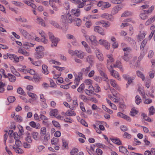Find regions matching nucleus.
Here are the masks:
<instances>
[{
	"label": "nucleus",
	"instance_id": "12",
	"mask_svg": "<svg viewBox=\"0 0 155 155\" xmlns=\"http://www.w3.org/2000/svg\"><path fill=\"white\" fill-rule=\"evenodd\" d=\"M100 74L102 76L103 79L105 81H108V79L107 75L103 71L100 70L99 71Z\"/></svg>",
	"mask_w": 155,
	"mask_h": 155
},
{
	"label": "nucleus",
	"instance_id": "2",
	"mask_svg": "<svg viewBox=\"0 0 155 155\" xmlns=\"http://www.w3.org/2000/svg\"><path fill=\"white\" fill-rule=\"evenodd\" d=\"M61 21L64 24L68 23H71L72 22V18L70 17V15L69 17H68L66 15H62L61 16Z\"/></svg>",
	"mask_w": 155,
	"mask_h": 155
},
{
	"label": "nucleus",
	"instance_id": "49",
	"mask_svg": "<svg viewBox=\"0 0 155 155\" xmlns=\"http://www.w3.org/2000/svg\"><path fill=\"white\" fill-rule=\"evenodd\" d=\"M84 88V84H81L80 87L77 89V91L79 92H81L82 91Z\"/></svg>",
	"mask_w": 155,
	"mask_h": 155
},
{
	"label": "nucleus",
	"instance_id": "3",
	"mask_svg": "<svg viewBox=\"0 0 155 155\" xmlns=\"http://www.w3.org/2000/svg\"><path fill=\"white\" fill-rule=\"evenodd\" d=\"M101 17L111 21H114V18L112 15L107 13H104L101 14Z\"/></svg>",
	"mask_w": 155,
	"mask_h": 155
},
{
	"label": "nucleus",
	"instance_id": "6",
	"mask_svg": "<svg viewBox=\"0 0 155 155\" xmlns=\"http://www.w3.org/2000/svg\"><path fill=\"white\" fill-rule=\"evenodd\" d=\"M110 74L112 76H114L115 78L118 80H120V79L117 72L113 69L110 70Z\"/></svg>",
	"mask_w": 155,
	"mask_h": 155
},
{
	"label": "nucleus",
	"instance_id": "43",
	"mask_svg": "<svg viewBox=\"0 0 155 155\" xmlns=\"http://www.w3.org/2000/svg\"><path fill=\"white\" fill-rule=\"evenodd\" d=\"M149 110L150 115H153L154 114L155 111V109L153 106H151L149 108Z\"/></svg>",
	"mask_w": 155,
	"mask_h": 155
},
{
	"label": "nucleus",
	"instance_id": "32",
	"mask_svg": "<svg viewBox=\"0 0 155 155\" xmlns=\"http://www.w3.org/2000/svg\"><path fill=\"white\" fill-rule=\"evenodd\" d=\"M59 141V139L56 138H53L51 140V143L52 145H55Z\"/></svg>",
	"mask_w": 155,
	"mask_h": 155
},
{
	"label": "nucleus",
	"instance_id": "60",
	"mask_svg": "<svg viewBox=\"0 0 155 155\" xmlns=\"http://www.w3.org/2000/svg\"><path fill=\"white\" fill-rule=\"evenodd\" d=\"M53 124L56 127H60V125L59 123L55 120H53L52 121Z\"/></svg>",
	"mask_w": 155,
	"mask_h": 155
},
{
	"label": "nucleus",
	"instance_id": "8",
	"mask_svg": "<svg viewBox=\"0 0 155 155\" xmlns=\"http://www.w3.org/2000/svg\"><path fill=\"white\" fill-rule=\"evenodd\" d=\"M110 139L113 143L118 145H120L122 143L121 141L118 138L115 137L114 138H110Z\"/></svg>",
	"mask_w": 155,
	"mask_h": 155
},
{
	"label": "nucleus",
	"instance_id": "53",
	"mask_svg": "<svg viewBox=\"0 0 155 155\" xmlns=\"http://www.w3.org/2000/svg\"><path fill=\"white\" fill-rule=\"evenodd\" d=\"M110 25V23L108 21L105 22V21H104L102 26L103 27L107 28L109 27Z\"/></svg>",
	"mask_w": 155,
	"mask_h": 155
},
{
	"label": "nucleus",
	"instance_id": "52",
	"mask_svg": "<svg viewBox=\"0 0 155 155\" xmlns=\"http://www.w3.org/2000/svg\"><path fill=\"white\" fill-rule=\"evenodd\" d=\"M50 23L54 26L56 28H58L59 26L58 24L56 22L54 21H51Z\"/></svg>",
	"mask_w": 155,
	"mask_h": 155
},
{
	"label": "nucleus",
	"instance_id": "28",
	"mask_svg": "<svg viewBox=\"0 0 155 155\" xmlns=\"http://www.w3.org/2000/svg\"><path fill=\"white\" fill-rule=\"evenodd\" d=\"M75 21L76 22V25L78 26H79L81 25V20L79 18L75 17L74 18H72L73 21Z\"/></svg>",
	"mask_w": 155,
	"mask_h": 155
},
{
	"label": "nucleus",
	"instance_id": "22",
	"mask_svg": "<svg viewBox=\"0 0 155 155\" xmlns=\"http://www.w3.org/2000/svg\"><path fill=\"white\" fill-rule=\"evenodd\" d=\"M15 20L17 21H21L22 22H28L27 20L24 17H22L21 16L19 17V18H15Z\"/></svg>",
	"mask_w": 155,
	"mask_h": 155
},
{
	"label": "nucleus",
	"instance_id": "16",
	"mask_svg": "<svg viewBox=\"0 0 155 155\" xmlns=\"http://www.w3.org/2000/svg\"><path fill=\"white\" fill-rule=\"evenodd\" d=\"M119 150L120 152L123 153H124V152H125L127 155L129 153L127 149L125 147L122 146L119 147Z\"/></svg>",
	"mask_w": 155,
	"mask_h": 155
},
{
	"label": "nucleus",
	"instance_id": "37",
	"mask_svg": "<svg viewBox=\"0 0 155 155\" xmlns=\"http://www.w3.org/2000/svg\"><path fill=\"white\" fill-rule=\"evenodd\" d=\"M77 12H76L74 15H70V17H71L72 18H74V16L78 17L80 14V10L78 9Z\"/></svg>",
	"mask_w": 155,
	"mask_h": 155
},
{
	"label": "nucleus",
	"instance_id": "1",
	"mask_svg": "<svg viewBox=\"0 0 155 155\" xmlns=\"http://www.w3.org/2000/svg\"><path fill=\"white\" fill-rule=\"evenodd\" d=\"M48 35L49 38L51 42V46L52 47L54 46L55 47L57 46V44L59 41V39L58 38H55L53 35L50 32H49Z\"/></svg>",
	"mask_w": 155,
	"mask_h": 155
},
{
	"label": "nucleus",
	"instance_id": "56",
	"mask_svg": "<svg viewBox=\"0 0 155 155\" xmlns=\"http://www.w3.org/2000/svg\"><path fill=\"white\" fill-rule=\"evenodd\" d=\"M78 151V149L76 148H74L72 149L70 152L71 155H74L77 153Z\"/></svg>",
	"mask_w": 155,
	"mask_h": 155
},
{
	"label": "nucleus",
	"instance_id": "51",
	"mask_svg": "<svg viewBox=\"0 0 155 155\" xmlns=\"http://www.w3.org/2000/svg\"><path fill=\"white\" fill-rule=\"evenodd\" d=\"M116 64L117 65V67L120 69V70L122 71H123V69L122 68V66L121 65V63L119 61H117Z\"/></svg>",
	"mask_w": 155,
	"mask_h": 155
},
{
	"label": "nucleus",
	"instance_id": "10",
	"mask_svg": "<svg viewBox=\"0 0 155 155\" xmlns=\"http://www.w3.org/2000/svg\"><path fill=\"white\" fill-rule=\"evenodd\" d=\"M20 32L26 38H27L30 36L29 34L24 29L20 28H19Z\"/></svg>",
	"mask_w": 155,
	"mask_h": 155
},
{
	"label": "nucleus",
	"instance_id": "23",
	"mask_svg": "<svg viewBox=\"0 0 155 155\" xmlns=\"http://www.w3.org/2000/svg\"><path fill=\"white\" fill-rule=\"evenodd\" d=\"M93 56L91 55H88L87 56L86 58L87 61L90 64V65L91 66H92L91 63L93 62Z\"/></svg>",
	"mask_w": 155,
	"mask_h": 155
},
{
	"label": "nucleus",
	"instance_id": "25",
	"mask_svg": "<svg viewBox=\"0 0 155 155\" xmlns=\"http://www.w3.org/2000/svg\"><path fill=\"white\" fill-rule=\"evenodd\" d=\"M77 56L80 59H83L84 57V53L81 51H77Z\"/></svg>",
	"mask_w": 155,
	"mask_h": 155
},
{
	"label": "nucleus",
	"instance_id": "41",
	"mask_svg": "<svg viewBox=\"0 0 155 155\" xmlns=\"http://www.w3.org/2000/svg\"><path fill=\"white\" fill-rule=\"evenodd\" d=\"M66 114L69 116H75L76 115L75 112L71 110L70 111L68 110L67 111L66 113Z\"/></svg>",
	"mask_w": 155,
	"mask_h": 155
},
{
	"label": "nucleus",
	"instance_id": "19",
	"mask_svg": "<svg viewBox=\"0 0 155 155\" xmlns=\"http://www.w3.org/2000/svg\"><path fill=\"white\" fill-rule=\"evenodd\" d=\"M43 70L42 72L45 74H48L49 72L48 70V67L47 65L43 64L42 66Z\"/></svg>",
	"mask_w": 155,
	"mask_h": 155
},
{
	"label": "nucleus",
	"instance_id": "44",
	"mask_svg": "<svg viewBox=\"0 0 155 155\" xmlns=\"http://www.w3.org/2000/svg\"><path fill=\"white\" fill-rule=\"evenodd\" d=\"M119 9V7H115L112 10L111 13L113 15L116 14L118 12Z\"/></svg>",
	"mask_w": 155,
	"mask_h": 155
},
{
	"label": "nucleus",
	"instance_id": "50",
	"mask_svg": "<svg viewBox=\"0 0 155 155\" xmlns=\"http://www.w3.org/2000/svg\"><path fill=\"white\" fill-rule=\"evenodd\" d=\"M15 118L16 120L17 121L19 122H21L22 121V118L20 115H16L15 116Z\"/></svg>",
	"mask_w": 155,
	"mask_h": 155
},
{
	"label": "nucleus",
	"instance_id": "55",
	"mask_svg": "<svg viewBox=\"0 0 155 155\" xmlns=\"http://www.w3.org/2000/svg\"><path fill=\"white\" fill-rule=\"evenodd\" d=\"M7 99L8 102L10 103L13 102L15 100V98L14 96H10Z\"/></svg>",
	"mask_w": 155,
	"mask_h": 155
},
{
	"label": "nucleus",
	"instance_id": "58",
	"mask_svg": "<svg viewBox=\"0 0 155 155\" xmlns=\"http://www.w3.org/2000/svg\"><path fill=\"white\" fill-rule=\"evenodd\" d=\"M62 140L63 143V146L65 148H68V143L66 142V140L63 138L62 139Z\"/></svg>",
	"mask_w": 155,
	"mask_h": 155
},
{
	"label": "nucleus",
	"instance_id": "26",
	"mask_svg": "<svg viewBox=\"0 0 155 155\" xmlns=\"http://www.w3.org/2000/svg\"><path fill=\"white\" fill-rule=\"evenodd\" d=\"M138 111L135 109L132 108L130 111V115L132 116H134L136 115L137 114Z\"/></svg>",
	"mask_w": 155,
	"mask_h": 155
},
{
	"label": "nucleus",
	"instance_id": "27",
	"mask_svg": "<svg viewBox=\"0 0 155 155\" xmlns=\"http://www.w3.org/2000/svg\"><path fill=\"white\" fill-rule=\"evenodd\" d=\"M58 113V110L56 109L52 110L50 112V116H53L55 117L56 116Z\"/></svg>",
	"mask_w": 155,
	"mask_h": 155
},
{
	"label": "nucleus",
	"instance_id": "57",
	"mask_svg": "<svg viewBox=\"0 0 155 155\" xmlns=\"http://www.w3.org/2000/svg\"><path fill=\"white\" fill-rule=\"evenodd\" d=\"M14 150L16 153L20 154H22L23 152V150L22 149L19 148V147L17 148L16 149Z\"/></svg>",
	"mask_w": 155,
	"mask_h": 155
},
{
	"label": "nucleus",
	"instance_id": "42",
	"mask_svg": "<svg viewBox=\"0 0 155 155\" xmlns=\"http://www.w3.org/2000/svg\"><path fill=\"white\" fill-rule=\"evenodd\" d=\"M33 138L35 140H37L38 138V133L37 132H33L31 134Z\"/></svg>",
	"mask_w": 155,
	"mask_h": 155
},
{
	"label": "nucleus",
	"instance_id": "63",
	"mask_svg": "<svg viewBox=\"0 0 155 155\" xmlns=\"http://www.w3.org/2000/svg\"><path fill=\"white\" fill-rule=\"evenodd\" d=\"M8 79L9 81L12 82H14L16 80V77L14 76L13 75L11 77H8Z\"/></svg>",
	"mask_w": 155,
	"mask_h": 155
},
{
	"label": "nucleus",
	"instance_id": "24",
	"mask_svg": "<svg viewBox=\"0 0 155 155\" xmlns=\"http://www.w3.org/2000/svg\"><path fill=\"white\" fill-rule=\"evenodd\" d=\"M49 3L50 5L53 8V9L56 11H57L58 10V8L57 6H56L55 4V2H54L51 1L49 0Z\"/></svg>",
	"mask_w": 155,
	"mask_h": 155
},
{
	"label": "nucleus",
	"instance_id": "29",
	"mask_svg": "<svg viewBox=\"0 0 155 155\" xmlns=\"http://www.w3.org/2000/svg\"><path fill=\"white\" fill-rule=\"evenodd\" d=\"M137 76L141 78L142 80L143 81L145 80V77L143 73L140 71H137Z\"/></svg>",
	"mask_w": 155,
	"mask_h": 155
},
{
	"label": "nucleus",
	"instance_id": "54",
	"mask_svg": "<svg viewBox=\"0 0 155 155\" xmlns=\"http://www.w3.org/2000/svg\"><path fill=\"white\" fill-rule=\"evenodd\" d=\"M110 2L114 4H118L121 3V0H110Z\"/></svg>",
	"mask_w": 155,
	"mask_h": 155
},
{
	"label": "nucleus",
	"instance_id": "40",
	"mask_svg": "<svg viewBox=\"0 0 155 155\" xmlns=\"http://www.w3.org/2000/svg\"><path fill=\"white\" fill-rule=\"evenodd\" d=\"M141 99L140 96L137 95L135 97V102L137 104H139L141 102Z\"/></svg>",
	"mask_w": 155,
	"mask_h": 155
},
{
	"label": "nucleus",
	"instance_id": "64",
	"mask_svg": "<svg viewBox=\"0 0 155 155\" xmlns=\"http://www.w3.org/2000/svg\"><path fill=\"white\" fill-rule=\"evenodd\" d=\"M13 135L14 139L16 140L19 139L20 137L19 135H18L17 132H15L13 133Z\"/></svg>",
	"mask_w": 155,
	"mask_h": 155
},
{
	"label": "nucleus",
	"instance_id": "36",
	"mask_svg": "<svg viewBox=\"0 0 155 155\" xmlns=\"http://www.w3.org/2000/svg\"><path fill=\"white\" fill-rule=\"evenodd\" d=\"M5 86V84L3 83L2 81H0V92L3 93L4 90L5 89L4 87Z\"/></svg>",
	"mask_w": 155,
	"mask_h": 155
},
{
	"label": "nucleus",
	"instance_id": "46",
	"mask_svg": "<svg viewBox=\"0 0 155 155\" xmlns=\"http://www.w3.org/2000/svg\"><path fill=\"white\" fill-rule=\"evenodd\" d=\"M42 62L41 61L38 60L35 62L32 61L31 62V63L36 66H39L41 65Z\"/></svg>",
	"mask_w": 155,
	"mask_h": 155
},
{
	"label": "nucleus",
	"instance_id": "13",
	"mask_svg": "<svg viewBox=\"0 0 155 155\" xmlns=\"http://www.w3.org/2000/svg\"><path fill=\"white\" fill-rule=\"evenodd\" d=\"M30 125L33 128H36V129H39L40 128V125L39 123L37 124L34 121H31L30 122Z\"/></svg>",
	"mask_w": 155,
	"mask_h": 155
},
{
	"label": "nucleus",
	"instance_id": "5",
	"mask_svg": "<svg viewBox=\"0 0 155 155\" xmlns=\"http://www.w3.org/2000/svg\"><path fill=\"white\" fill-rule=\"evenodd\" d=\"M99 43L100 45H103L107 49L110 48V44L106 40L100 39L99 40Z\"/></svg>",
	"mask_w": 155,
	"mask_h": 155
},
{
	"label": "nucleus",
	"instance_id": "35",
	"mask_svg": "<svg viewBox=\"0 0 155 155\" xmlns=\"http://www.w3.org/2000/svg\"><path fill=\"white\" fill-rule=\"evenodd\" d=\"M25 140L28 143H31L32 142L31 136H30V134L28 133L27 134V136L25 138Z\"/></svg>",
	"mask_w": 155,
	"mask_h": 155
},
{
	"label": "nucleus",
	"instance_id": "9",
	"mask_svg": "<svg viewBox=\"0 0 155 155\" xmlns=\"http://www.w3.org/2000/svg\"><path fill=\"white\" fill-rule=\"evenodd\" d=\"M146 34L144 31H141L138 34L137 38L139 40L141 41L145 37Z\"/></svg>",
	"mask_w": 155,
	"mask_h": 155
},
{
	"label": "nucleus",
	"instance_id": "14",
	"mask_svg": "<svg viewBox=\"0 0 155 155\" xmlns=\"http://www.w3.org/2000/svg\"><path fill=\"white\" fill-rule=\"evenodd\" d=\"M96 55L98 59L100 61H102L104 59L103 54L100 52L98 50L96 51Z\"/></svg>",
	"mask_w": 155,
	"mask_h": 155
},
{
	"label": "nucleus",
	"instance_id": "62",
	"mask_svg": "<svg viewBox=\"0 0 155 155\" xmlns=\"http://www.w3.org/2000/svg\"><path fill=\"white\" fill-rule=\"evenodd\" d=\"M85 25L87 28H89L92 25V23L90 21H87L85 23Z\"/></svg>",
	"mask_w": 155,
	"mask_h": 155
},
{
	"label": "nucleus",
	"instance_id": "21",
	"mask_svg": "<svg viewBox=\"0 0 155 155\" xmlns=\"http://www.w3.org/2000/svg\"><path fill=\"white\" fill-rule=\"evenodd\" d=\"M91 65L89 66L88 67H87L85 69L83 68L81 69V71L83 72L84 74L85 75H87L88 74V72L90 70H91Z\"/></svg>",
	"mask_w": 155,
	"mask_h": 155
},
{
	"label": "nucleus",
	"instance_id": "38",
	"mask_svg": "<svg viewBox=\"0 0 155 155\" xmlns=\"http://www.w3.org/2000/svg\"><path fill=\"white\" fill-rule=\"evenodd\" d=\"M46 129L45 127H41L40 130V134L42 136L45 135L46 134Z\"/></svg>",
	"mask_w": 155,
	"mask_h": 155
},
{
	"label": "nucleus",
	"instance_id": "4",
	"mask_svg": "<svg viewBox=\"0 0 155 155\" xmlns=\"http://www.w3.org/2000/svg\"><path fill=\"white\" fill-rule=\"evenodd\" d=\"M94 31L97 32L102 35H105L103 29L101 27L98 26H96L94 27Z\"/></svg>",
	"mask_w": 155,
	"mask_h": 155
},
{
	"label": "nucleus",
	"instance_id": "30",
	"mask_svg": "<svg viewBox=\"0 0 155 155\" xmlns=\"http://www.w3.org/2000/svg\"><path fill=\"white\" fill-rule=\"evenodd\" d=\"M154 9V7L153 6H152L150 8H149L147 10H143V12L146 13L147 15L151 13Z\"/></svg>",
	"mask_w": 155,
	"mask_h": 155
},
{
	"label": "nucleus",
	"instance_id": "33",
	"mask_svg": "<svg viewBox=\"0 0 155 155\" xmlns=\"http://www.w3.org/2000/svg\"><path fill=\"white\" fill-rule=\"evenodd\" d=\"M126 41L129 42L130 44H134L135 43V41L132 38L127 37L126 38Z\"/></svg>",
	"mask_w": 155,
	"mask_h": 155
},
{
	"label": "nucleus",
	"instance_id": "11",
	"mask_svg": "<svg viewBox=\"0 0 155 155\" xmlns=\"http://www.w3.org/2000/svg\"><path fill=\"white\" fill-rule=\"evenodd\" d=\"M35 57L37 59L42 58L44 56V53L39 52L36 51L34 54Z\"/></svg>",
	"mask_w": 155,
	"mask_h": 155
},
{
	"label": "nucleus",
	"instance_id": "48",
	"mask_svg": "<svg viewBox=\"0 0 155 155\" xmlns=\"http://www.w3.org/2000/svg\"><path fill=\"white\" fill-rule=\"evenodd\" d=\"M123 136L124 138L129 139L131 138V135L127 132L124 133Z\"/></svg>",
	"mask_w": 155,
	"mask_h": 155
},
{
	"label": "nucleus",
	"instance_id": "39",
	"mask_svg": "<svg viewBox=\"0 0 155 155\" xmlns=\"http://www.w3.org/2000/svg\"><path fill=\"white\" fill-rule=\"evenodd\" d=\"M111 6V5L108 2H105L102 5L101 9H103L104 8H108Z\"/></svg>",
	"mask_w": 155,
	"mask_h": 155
},
{
	"label": "nucleus",
	"instance_id": "47",
	"mask_svg": "<svg viewBox=\"0 0 155 155\" xmlns=\"http://www.w3.org/2000/svg\"><path fill=\"white\" fill-rule=\"evenodd\" d=\"M18 128L19 129L18 133L19 135H23L24 134L23 128V127L21 126H19Z\"/></svg>",
	"mask_w": 155,
	"mask_h": 155
},
{
	"label": "nucleus",
	"instance_id": "61",
	"mask_svg": "<svg viewBox=\"0 0 155 155\" xmlns=\"http://www.w3.org/2000/svg\"><path fill=\"white\" fill-rule=\"evenodd\" d=\"M144 55V52H142L140 53V56L138 58V60L137 61H141L143 58Z\"/></svg>",
	"mask_w": 155,
	"mask_h": 155
},
{
	"label": "nucleus",
	"instance_id": "7",
	"mask_svg": "<svg viewBox=\"0 0 155 155\" xmlns=\"http://www.w3.org/2000/svg\"><path fill=\"white\" fill-rule=\"evenodd\" d=\"M87 41H90L93 44H96L97 43L96 37L93 35L90 36L88 39H87Z\"/></svg>",
	"mask_w": 155,
	"mask_h": 155
},
{
	"label": "nucleus",
	"instance_id": "17",
	"mask_svg": "<svg viewBox=\"0 0 155 155\" xmlns=\"http://www.w3.org/2000/svg\"><path fill=\"white\" fill-rule=\"evenodd\" d=\"M45 50L44 47L41 46L39 45L36 47L35 51L36 52L44 53Z\"/></svg>",
	"mask_w": 155,
	"mask_h": 155
},
{
	"label": "nucleus",
	"instance_id": "31",
	"mask_svg": "<svg viewBox=\"0 0 155 155\" xmlns=\"http://www.w3.org/2000/svg\"><path fill=\"white\" fill-rule=\"evenodd\" d=\"M17 92L19 94L22 95H25L26 93L25 92L23 89L21 87H19L18 88L17 90Z\"/></svg>",
	"mask_w": 155,
	"mask_h": 155
},
{
	"label": "nucleus",
	"instance_id": "59",
	"mask_svg": "<svg viewBox=\"0 0 155 155\" xmlns=\"http://www.w3.org/2000/svg\"><path fill=\"white\" fill-rule=\"evenodd\" d=\"M49 81L50 82V84L51 85V87H55L57 86V85L54 83L53 80L51 79H50L49 80Z\"/></svg>",
	"mask_w": 155,
	"mask_h": 155
},
{
	"label": "nucleus",
	"instance_id": "15",
	"mask_svg": "<svg viewBox=\"0 0 155 155\" xmlns=\"http://www.w3.org/2000/svg\"><path fill=\"white\" fill-rule=\"evenodd\" d=\"M21 143V142L19 140V139L16 140L15 141V145H14L12 146L13 149L15 150L17 148L19 147Z\"/></svg>",
	"mask_w": 155,
	"mask_h": 155
},
{
	"label": "nucleus",
	"instance_id": "20",
	"mask_svg": "<svg viewBox=\"0 0 155 155\" xmlns=\"http://www.w3.org/2000/svg\"><path fill=\"white\" fill-rule=\"evenodd\" d=\"M37 21L38 23L43 26L45 27V26L44 20L41 17H38L37 18Z\"/></svg>",
	"mask_w": 155,
	"mask_h": 155
},
{
	"label": "nucleus",
	"instance_id": "34",
	"mask_svg": "<svg viewBox=\"0 0 155 155\" xmlns=\"http://www.w3.org/2000/svg\"><path fill=\"white\" fill-rule=\"evenodd\" d=\"M147 42V40L145 39L142 42L140 45V49L142 50H143L144 47L146 44Z\"/></svg>",
	"mask_w": 155,
	"mask_h": 155
},
{
	"label": "nucleus",
	"instance_id": "18",
	"mask_svg": "<svg viewBox=\"0 0 155 155\" xmlns=\"http://www.w3.org/2000/svg\"><path fill=\"white\" fill-rule=\"evenodd\" d=\"M141 18L143 20H145L147 18V14L143 12V10L141 12V13L140 15Z\"/></svg>",
	"mask_w": 155,
	"mask_h": 155
},
{
	"label": "nucleus",
	"instance_id": "45",
	"mask_svg": "<svg viewBox=\"0 0 155 155\" xmlns=\"http://www.w3.org/2000/svg\"><path fill=\"white\" fill-rule=\"evenodd\" d=\"M155 20V17H153V18H151L148 20H147L146 23V24L147 25H148L150 24L153 22Z\"/></svg>",
	"mask_w": 155,
	"mask_h": 155
}]
</instances>
